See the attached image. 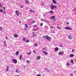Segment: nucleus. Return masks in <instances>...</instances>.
<instances>
[{
    "label": "nucleus",
    "instance_id": "obj_35",
    "mask_svg": "<svg viewBox=\"0 0 76 76\" xmlns=\"http://www.w3.org/2000/svg\"><path fill=\"white\" fill-rule=\"evenodd\" d=\"M26 42H29V40H27L26 41Z\"/></svg>",
    "mask_w": 76,
    "mask_h": 76
},
{
    "label": "nucleus",
    "instance_id": "obj_6",
    "mask_svg": "<svg viewBox=\"0 0 76 76\" xmlns=\"http://www.w3.org/2000/svg\"><path fill=\"white\" fill-rule=\"evenodd\" d=\"M13 62L14 63L16 64V63H17V62H18V61H17V60L16 59H13Z\"/></svg>",
    "mask_w": 76,
    "mask_h": 76
},
{
    "label": "nucleus",
    "instance_id": "obj_55",
    "mask_svg": "<svg viewBox=\"0 0 76 76\" xmlns=\"http://www.w3.org/2000/svg\"><path fill=\"white\" fill-rule=\"evenodd\" d=\"M72 52H74V50H72Z\"/></svg>",
    "mask_w": 76,
    "mask_h": 76
},
{
    "label": "nucleus",
    "instance_id": "obj_2",
    "mask_svg": "<svg viewBox=\"0 0 76 76\" xmlns=\"http://www.w3.org/2000/svg\"><path fill=\"white\" fill-rule=\"evenodd\" d=\"M54 8H57V7L56 5H53L51 7L50 9L51 10H53Z\"/></svg>",
    "mask_w": 76,
    "mask_h": 76
},
{
    "label": "nucleus",
    "instance_id": "obj_4",
    "mask_svg": "<svg viewBox=\"0 0 76 76\" xmlns=\"http://www.w3.org/2000/svg\"><path fill=\"white\" fill-rule=\"evenodd\" d=\"M15 13L16 15H17V16H19V11L18 10H16L15 11Z\"/></svg>",
    "mask_w": 76,
    "mask_h": 76
},
{
    "label": "nucleus",
    "instance_id": "obj_29",
    "mask_svg": "<svg viewBox=\"0 0 76 76\" xmlns=\"http://www.w3.org/2000/svg\"><path fill=\"white\" fill-rule=\"evenodd\" d=\"M27 54L28 55H30L31 54V52H29L28 53H27Z\"/></svg>",
    "mask_w": 76,
    "mask_h": 76
},
{
    "label": "nucleus",
    "instance_id": "obj_33",
    "mask_svg": "<svg viewBox=\"0 0 76 76\" xmlns=\"http://www.w3.org/2000/svg\"><path fill=\"white\" fill-rule=\"evenodd\" d=\"M36 76H41V75L40 74H37Z\"/></svg>",
    "mask_w": 76,
    "mask_h": 76
},
{
    "label": "nucleus",
    "instance_id": "obj_15",
    "mask_svg": "<svg viewBox=\"0 0 76 76\" xmlns=\"http://www.w3.org/2000/svg\"><path fill=\"white\" fill-rule=\"evenodd\" d=\"M55 50L56 51H58V48L57 47H56L55 49Z\"/></svg>",
    "mask_w": 76,
    "mask_h": 76
},
{
    "label": "nucleus",
    "instance_id": "obj_32",
    "mask_svg": "<svg viewBox=\"0 0 76 76\" xmlns=\"http://www.w3.org/2000/svg\"><path fill=\"white\" fill-rule=\"evenodd\" d=\"M42 49H43V50H47V49L45 48H43Z\"/></svg>",
    "mask_w": 76,
    "mask_h": 76
},
{
    "label": "nucleus",
    "instance_id": "obj_64",
    "mask_svg": "<svg viewBox=\"0 0 76 76\" xmlns=\"http://www.w3.org/2000/svg\"><path fill=\"white\" fill-rule=\"evenodd\" d=\"M46 13H47V12H46V13H45V15H46Z\"/></svg>",
    "mask_w": 76,
    "mask_h": 76
},
{
    "label": "nucleus",
    "instance_id": "obj_11",
    "mask_svg": "<svg viewBox=\"0 0 76 76\" xmlns=\"http://www.w3.org/2000/svg\"><path fill=\"white\" fill-rule=\"evenodd\" d=\"M41 21H42L43 22H47V20L41 18Z\"/></svg>",
    "mask_w": 76,
    "mask_h": 76
},
{
    "label": "nucleus",
    "instance_id": "obj_52",
    "mask_svg": "<svg viewBox=\"0 0 76 76\" xmlns=\"http://www.w3.org/2000/svg\"><path fill=\"white\" fill-rule=\"evenodd\" d=\"M26 28H28V26H26Z\"/></svg>",
    "mask_w": 76,
    "mask_h": 76
},
{
    "label": "nucleus",
    "instance_id": "obj_18",
    "mask_svg": "<svg viewBox=\"0 0 76 76\" xmlns=\"http://www.w3.org/2000/svg\"><path fill=\"white\" fill-rule=\"evenodd\" d=\"M49 13H51V14H53L54 13V11L52 10H51L50 11Z\"/></svg>",
    "mask_w": 76,
    "mask_h": 76
},
{
    "label": "nucleus",
    "instance_id": "obj_49",
    "mask_svg": "<svg viewBox=\"0 0 76 76\" xmlns=\"http://www.w3.org/2000/svg\"><path fill=\"white\" fill-rule=\"evenodd\" d=\"M43 16H44V17H45V14H43Z\"/></svg>",
    "mask_w": 76,
    "mask_h": 76
},
{
    "label": "nucleus",
    "instance_id": "obj_59",
    "mask_svg": "<svg viewBox=\"0 0 76 76\" xmlns=\"http://www.w3.org/2000/svg\"><path fill=\"white\" fill-rule=\"evenodd\" d=\"M53 33H55V31H53Z\"/></svg>",
    "mask_w": 76,
    "mask_h": 76
},
{
    "label": "nucleus",
    "instance_id": "obj_9",
    "mask_svg": "<svg viewBox=\"0 0 76 76\" xmlns=\"http://www.w3.org/2000/svg\"><path fill=\"white\" fill-rule=\"evenodd\" d=\"M33 46H34V47H38V45L37 43H35L34 44Z\"/></svg>",
    "mask_w": 76,
    "mask_h": 76
},
{
    "label": "nucleus",
    "instance_id": "obj_5",
    "mask_svg": "<svg viewBox=\"0 0 76 76\" xmlns=\"http://www.w3.org/2000/svg\"><path fill=\"white\" fill-rule=\"evenodd\" d=\"M68 38L69 39H72V36L71 35H69L68 36Z\"/></svg>",
    "mask_w": 76,
    "mask_h": 76
},
{
    "label": "nucleus",
    "instance_id": "obj_16",
    "mask_svg": "<svg viewBox=\"0 0 76 76\" xmlns=\"http://www.w3.org/2000/svg\"><path fill=\"white\" fill-rule=\"evenodd\" d=\"M14 37L15 38H18V35L16 34H14Z\"/></svg>",
    "mask_w": 76,
    "mask_h": 76
},
{
    "label": "nucleus",
    "instance_id": "obj_56",
    "mask_svg": "<svg viewBox=\"0 0 76 76\" xmlns=\"http://www.w3.org/2000/svg\"><path fill=\"white\" fill-rule=\"evenodd\" d=\"M6 39H7V37H6Z\"/></svg>",
    "mask_w": 76,
    "mask_h": 76
},
{
    "label": "nucleus",
    "instance_id": "obj_46",
    "mask_svg": "<svg viewBox=\"0 0 76 76\" xmlns=\"http://www.w3.org/2000/svg\"><path fill=\"white\" fill-rule=\"evenodd\" d=\"M67 25H69V22H67L66 23Z\"/></svg>",
    "mask_w": 76,
    "mask_h": 76
},
{
    "label": "nucleus",
    "instance_id": "obj_28",
    "mask_svg": "<svg viewBox=\"0 0 76 76\" xmlns=\"http://www.w3.org/2000/svg\"><path fill=\"white\" fill-rule=\"evenodd\" d=\"M0 12H1V13H2V12H3V10L1 9L0 10Z\"/></svg>",
    "mask_w": 76,
    "mask_h": 76
},
{
    "label": "nucleus",
    "instance_id": "obj_23",
    "mask_svg": "<svg viewBox=\"0 0 76 76\" xmlns=\"http://www.w3.org/2000/svg\"><path fill=\"white\" fill-rule=\"evenodd\" d=\"M56 28H58V29H61V27H58V26H57L56 27Z\"/></svg>",
    "mask_w": 76,
    "mask_h": 76
},
{
    "label": "nucleus",
    "instance_id": "obj_21",
    "mask_svg": "<svg viewBox=\"0 0 76 76\" xmlns=\"http://www.w3.org/2000/svg\"><path fill=\"white\" fill-rule=\"evenodd\" d=\"M40 56H39L38 57L37 56V58L38 60H39V59H40Z\"/></svg>",
    "mask_w": 76,
    "mask_h": 76
},
{
    "label": "nucleus",
    "instance_id": "obj_61",
    "mask_svg": "<svg viewBox=\"0 0 76 76\" xmlns=\"http://www.w3.org/2000/svg\"><path fill=\"white\" fill-rule=\"evenodd\" d=\"M1 7L2 8V7H3V6H1Z\"/></svg>",
    "mask_w": 76,
    "mask_h": 76
},
{
    "label": "nucleus",
    "instance_id": "obj_60",
    "mask_svg": "<svg viewBox=\"0 0 76 76\" xmlns=\"http://www.w3.org/2000/svg\"><path fill=\"white\" fill-rule=\"evenodd\" d=\"M21 23V22L20 21V22H19V23Z\"/></svg>",
    "mask_w": 76,
    "mask_h": 76
},
{
    "label": "nucleus",
    "instance_id": "obj_3",
    "mask_svg": "<svg viewBox=\"0 0 76 76\" xmlns=\"http://www.w3.org/2000/svg\"><path fill=\"white\" fill-rule=\"evenodd\" d=\"M65 29H66L67 30H72V28L69 27H65Z\"/></svg>",
    "mask_w": 76,
    "mask_h": 76
},
{
    "label": "nucleus",
    "instance_id": "obj_24",
    "mask_svg": "<svg viewBox=\"0 0 76 76\" xmlns=\"http://www.w3.org/2000/svg\"><path fill=\"white\" fill-rule=\"evenodd\" d=\"M26 62L27 63H30V61L29 60H27Z\"/></svg>",
    "mask_w": 76,
    "mask_h": 76
},
{
    "label": "nucleus",
    "instance_id": "obj_50",
    "mask_svg": "<svg viewBox=\"0 0 76 76\" xmlns=\"http://www.w3.org/2000/svg\"><path fill=\"white\" fill-rule=\"evenodd\" d=\"M60 47H63V46H62V45H60Z\"/></svg>",
    "mask_w": 76,
    "mask_h": 76
},
{
    "label": "nucleus",
    "instance_id": "obj_27",
    "mask_svg": "<svg viewBox=\"0 0 76 76\" xmlns=\"http://www.w3.org/2000/svg\"><path fill=\"white\" fill-rule=\"evenodd\" d=\"M23 41H26V38H23Z\"/></svg>",
    "mask_w": 76,
    "mask_h": 76
},
{
    "label": "nucleus",
    "instance_id": "obj_58",
    "mask_svg": "<svg viewBox=\"0 0 76 76\" xmlns=\"http://www.w3.org/2000/svg\"><path fill=\"white\" fill-rule=\"evenodd\" d=\"M74 73H76V71H74Z\"/></svg>",
    "mask_w": 76,
    "mask_h": 76
},
{
    "label": "nucleus",
    "instance_id": "obj_42",
    "mask_svg": "<svg viewBox=\"0 0 76 76\" xmlns=\"http://www.w3.org/2000/svg\"><path fill=\"white\" fill-rule=\"evenodd\" d=\"M45 70H48V69L46 68H45Z\"/></svg>",
    "mask_w": 76,
    "mask_h": 76
},
{
    "label": "nucleus",
    "instance_id": "obj_22",
    "mask_svg": "<svg viewBox=\"0 0 76 76\" xmlns=\"http://www.w3.org/2000/svg\"><path fill=\"white\" fill-rule=\"evenodd\" d=\"M19 59L20 60H22V55H20L19 58Z\"/></svg>",
    "mask_w": 76,
    "mask_h": 76
},
{
    "label": "nucleus",
    "instance_id": "obj_47",
    "mask_svg": "<svg viewBox=\"0 0 76 76\" xmlns=\"http://www.w3.org/2000/svg\"><path fill=\"white\" fill-rule=\"evenodd\" d=\"M71 63H73V60H71Z\"/></svg>",
    "mask_w": 76,
    "mask_h": 76
},
{
    "label": "nucleus",
    "instance_id": "obj_62",
    "mask_svg": "<svg viewBox=\"0 0 76 76\" xmlns=\"http://www.w3.org/2000/svg\"><path fill=\"white\" fill-rule=\"evenodd\" d=\"M53 22H56V21L53 20Z\"/></svg>",
    "mask_w": 76,
    "mask_h": 76
},
{
    "label": "nucleus",
    "instance_id": "obj_53",
    "mask_svg": "<svg viewBox=\"0 0 76 76\" xmlns=\"http://www.w3.org/2000/svg\"><path fill=\"white\" fill-rule=\"evenodd\" d=\"M3 14H5V12H3Z\"/></svg>",
    "mask_w": 76,
    "mask_h": 76
},
{
    "label": "nucleus",
    "instance_id": "obj_14",
    "mask_svg": "<svg viewBox=\"0 0 76 76\" xmlns=\"http://www.w3.org/2000/svg\"><path fill=\"white\" fill-rule=\"evenodd\" d=\"M55 18H56V16H52L51 17L50 19H55Z\"/></svg>",
    "mask_w": 76,
    "mask_h": 76
},
{
    "label": "nucleus",
    "instance_id": "obj_39",
    "mask_svg": "<svg viewBox=\"0 0 76 76\" xmlns=\"http://www.w3.org/2000/svg\"><path fill=\"white\" fill-rule=\"evenodd\" d=\"M70 65V64H69V63H67V64H66V66H69Z\"/></svg>",
    "mask_w": 76,
    "mask_h": 76
},
{
    "label": "nucleus",
    "instance_id": "obj_25",
    "mask_svg": "<svg viewBox=\"0 0 76 76\" xmlns=\"http://www.w3.org/2000/svg\"><path fill=\"white\" fill-rule=\"evenodd\" d=\"M3 30V27H2L0 26V31Z\"/></svg>",
    "mask_w": 76,
    "mask_h": 76
},
{
    "label": "nucleus",
    "instance_id": "obj_20",
    "mask_svg": "<svg viewBox=\"0 0 76 76\" xmlns=\"http://www.w3.org/2000/svg\"><path fill=\"white\" fill-rule=\"evenodd\" d=\"M30 12H31V13H35V11H34L32 10H30Z\"/></svg>",
    "mask_w": 76,
    "mask_h": 76
},
{
    "label": "nucleus",
    "instance_id": "obj_36",
    "mask_svg": "<svg viewBox=\"0 0 76 76\" xmlns=\"http://www.w3.org/2000/svg\"><path fill=\"white\" fill-rule=\"evenodd\" d=\"M16 72L17 73H18V72H19V71H18V69H16Z\"/></svg>",
    "mask_w": 76,
    "mask_h": 76
},
{
    "label": "nucleus",
    "instance_id": "obj_26",
    "mask_svg": "<svg viewBox=\"0 0 76 76\" xmlns=\"http://www.w3.org/2000/svg\"><path fill=\"white\" fill-rule=\"evenodd\" d=\"M9 70V67L8 66L7 67V69H6V72H7Z\"/></svg>",
    "mask_w": 76,
    "mask_h": 76
},
{
    "label": "nucleus",
    "instance_id": "obj_17",
    "mask_svg": "<svg viewBox=\"0 0 76 76\" xmlns=\"http://www.w3.org/2000/svg\"><path fill=\"white\" fill-rule=\"evenodd\" d=\"M74 57V54H72L70 55L69 57Z\"/></svg>",
    "mask_w": 76,
    "mask_h": 76
},
{
    "label": "nucleus",
    "instance_id": "obj_63",
    "mask_svg": "<svg viewBox=\"0 0 76 76\" xmlns=\"http://www.w3.org/2000/svg\"><path fill=\"white\" fill-rule=\"evenodd\" d=\"M0 7H1V4H0Z\"/></svg>",
    "mask_w": 76,
    "mask_h": 76
},
{
    "label": "nucleus",
    "instance_id": "obj_43",
    "mask_svg": "<svg viewBox=\"0 0 76 76\" xmlns=\"http://www.w3.org/2000/svg\"><path fill=\"white\" fill-rule=\"evenodd\" d=\"M73 74H70V76H73Z\"/></svg>",
    "mask_w": 76,
    "mask_h": 76
},
{
    "label": "nucleus",
    "instance_id": "obj_54",
    "mask_svg": "<svg viewBox=\"0 0 76 76\" xmlns=\"http://www.w3.org/2000/svg\"><path fill=\"white\" fill-rule=\"evenodd\" d=\"M42 4V6H44V4Z\"/></svg>",
    "mask_w": 76,
    "mask_h": 76
},
{
    "label": "nucleus",
    "instance_id": "obj_34",
    "mask_svg": "<svg viewBox=\"0 0 76 76\" xmlns=\"http://www.w3.org/2000/svg\"><path fill=\"white\" fill-rule=\"evenodd\" d=\"M7 44H6V43L4 44V46L5 47H7Z\"/></svg>",
    "mask_w": 76,
    "mask_h": 76
},
{
    "label": "nucleus",
    "instance_id": "obj_1",
    "mask_svg": "<svg viewBox=\"0 0 76 76\" xmlns=\"http://www.w3.org/2000/svg\"><path fill=\"white\" fill-rule=\"evenodd\" d=\"M42 38H44V39H47L49 41H51V38H50V37H48V36L47 35L46 36H42Z\"/></svg>",
    "mask_w": 76,
    "mask_h": 76
},
{
    "label": "nucleus",
    "instance_id": "obj_41",
    "mask_svg": "<svg viewBox=\"0 0 76 76\" xmlns=\"http://www.w3.org/2000/svg\"><path fill=\"white\" fill-rule=\"evenodd\" d=\"M50 28H54V26H51Z\"/></svg>",
    "mask_w": 76,
    "mask_h": 76
},
{
    "label": "nucleus",
    "instance_id": "obj_37",
    "mask_svg": "<svg viewBox=\"0 0 76 76\" xmlns=\"http://www.w3.org/2000/svg\"><path fill=\"white\" fill-rule=\"evenodd\" d=\"M43 25V23H41V24H40V26H42V25Z\"/></svg>",
    "mask_w": 76,
    "mask_h": 76
},
{
    "label": "nucleus",
    "instance_id": "obj_57",
    "mask_svg": "<svg viewBox=\"0 0 76 76\" xmlns=\"http://www.w3.org/2000/svg\"><path fill=\"white\" fill-rule=\"evenodd\" d=\"M33 37H34V36H35V35H34V34L33 35Z\"/></svg>",
    "mask_w": 76,
    "mask_h": 76
},
{
    "label": "nucleus",
    "instance_id": "obj_8",
    "mask_svg": "<svg viewBox=\"0 0 76 76\" xmlns=\"http://www.w3.org/2000/svg\"><path fill=\"white\" fill-rule=\"evenodd\" d=\"M59 55H62L64 54V52L63 51H61L58 53Z\"/></svg>",
    "mask_w": 76,
    "mask_h": 76
},
{
    "label": "nucleus",
    "instance_id": "obj_10",
    "mask_svg": "<svg viewBox=\"0 0 76 76\" xmlns=\"http://www.w3.org/2000/svg\"><path fill=\"white\" fill-rule=\"evenodd\" d=\"M25 2L27 4H29V1H28V0H25Z\"/></svg>",
    "mask_w": 76,
    "mask_h": 76
},
{
    "label": "nucleus",
    "instance_id": "obj_38",
    "mask_svg": "<svg viewBox=\"0 0 76 76\" xmlns=\"http://www.w3.org/2000/svg\"><path fill=\"white\" fill-rule=\"evenodd\" d=\"M4 44H6V41H4Z\"/></svg>",
    "mask_w": 76,
    "mask_h": 76
},
{
    "label": "nucleus",
    "instance_id": "obj_13",
    "mask_svg": "<svg viewBox=\"0 0 76 76\" xmlns=\"http://www.w3.org/2000/svg\"><path fill=\"white\" fill-rule=\"evenodd\" d=\"M43 54H45V55H47V54H48V53L46 52L45 51H44L43 52Z\"/></svg>",
    "mask_w": 76,
    "mask_h": 76
},
{
    "label": "nucleus",
    "instance_id": "obj_48",
    "mask_svg": "<svg viewBox=\"0 0 76 76\" xmlns=\"http://www.w3.org/2000/svg\"><path fill=\"white\" fill-rule=\"evenodd\" d=\"M22 7H23V6H21L20 7V8H22Z\"/></svg>",
    "mask_w": 76,
    "mask_h": 76
},
{
    "label": "nucleus",
    "instance_id": "obj_44",
    "mask_svg": "<svg viewBox=\"0 0 76 76\" xmlns=\"http://www.w3.org/2000/svg\"><path fill=\"white\" fill-rule=\"evenodd\" d=\"M35 21H32V23H35Z\"/></svg>",
    "mask_w": 76,
    "mask_h": 76
},
{
    "label": "nucleus",
    "instance_id": "obj_40",
    "mask_svg": "<svg viewBox=\"0 0 76 76\" xmlns=\"http://www.w3.org/2000/svg\"><path fill=\"white\" fill-rule=\"evenodd\" d=\"M34 28H36V27H37V25H34Z\"/></svg>",
    "mask_w": 76,
    "mask_h": 76
},
{
    "label": "nucleus",
    "instance_id": "obj_7",
    "mask_svg": "<svg viewBox=\"0 0 76 76\" xmlns=\"http://www.w3.org/2000/svg\"><path fill=\"white\" fill-rule=\"evenodd\" d=\"M44 29L45 30H48V27L47 26H46L44 27Z\"/></svg>",
    "mask_w": 76,
    "mask_h": 76
},
{
    "label": "nucleus",
    "instance_id": "obj_51",
    "mask_svg": "<svg viewBox=\"0 0 76 76\" xmlns=\"http://www.w3.org/2000/svg\"><path fill=\"white\" fill-rule=\"evenodd\" d=\"M35 34V33L34 32H32V34Z\"/></svg>",
    "mask_w": 76,
    "mask_h": 76
},
{
    "label": "nucleus",
    "instance_id": "obj_31",
    "mask_svg": "<svg viewBox=\"0 0 76 76\" xmlns=\"http://www.w3.org/2000/svg\"><path fill=\"white\" fill-rule=\"evenodd\" d=\"M33 53H34L35 54H36V51H35V50H33Z\"/></svg>",
    "mask_w": 76,
    "mask_h": 76
},
{
    "label": "nucleus",
    "instance_id": "obj_45",
    "mask_svg": "<svg viewBox=\"0 0 76 76\" xmlns=\"http://www.w3.org/2000/svg\"><path fill=\"white\" fill-rule=\"evenodd\" d=\"M3 9H4V10H5V9H6V7H3Z\"/></svg>",
    "mask_w": 76,
    "mask_h": 76
},
{
    "label": "nucleus",
    "instance_id": "obj_30",
    "mask_svg": "<svg viewBox=\"0 0 76 76\" xmlns=\"http://www.w3.org/2000/svg\"><path fill=\"white\" fill-rule=\"evenodd\" d=\"M27 29H28V28H24V31H26V30H27Z\"/></svg>",
    "mask_w": 76,
    "mask_h": 76
},
{
    "label": "nucleus",
    "instance_id": "obj_19",
    "mask_svg": "<svg viewBox=\"0 0 76 76\" xmlns=\"http://www.w3.org/2000/svg\"><path fill=\"white\" fill-rule=\"evenodd\" d=\"M52 1L53 3H54L55 4H57V2L56 1H55L54 0H52Z\"/></svg>",
    "mask_w": 76,
    "mask_h": 76
},
{
    "label": "nucleus",
    "instance_id": "obj_12",
    "mask_svg": "<svg viewBox=\"0 0 76 76\" xmlns=\"http://www.w3.org/2000/svg\"><path fill=\"white\" fill-rule=\"evenodd\" d=\"M19 52L18 51H17L15 53V55H16V56H17L18 55V54H19Z\"/></svg>",
    "mask_w": 76,
    "mask_h": 76
}]
</instances>
